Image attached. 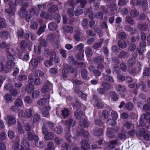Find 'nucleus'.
Here are the masks:
<instances>
[{"label":"nucleus","instance_id":"4468645a","mask_svg":"<svg viewBox=\"0 0 150 150\" xmlns=\"http://www.w3.org/2000/svg\"><path fill=\"white\" fill-rule=\"evenodd\" d=\"M34 89V85L32 84L29 83L26 86L25 91L28 93L30 94Z\"/></svg>","mask_w":150,"mask_h":150},{"label":"nucleus","instance_id":"f257e3e1","mask_svg":"<svg viewBox=\"0 0 150 150\" xmlns=\"http://www.w3.org/2000/svg\"><path fill=\"white\" fill-rule=\"evenodd\" d=\"M136 134L138 137H142L145 140L150 141V132L144 128L141 129Z\"/></svg>","mask_w":150,"mask_h":150},{"label":"nucleus","instance_id":"a19ab883","mask_svg":"<svg viewBox=\"0 0 150 150\" xmlns=\"http://www.w3.org/2000/svg\"><path fill=\"white\" fill-rule=\"evenodd\" d=\"M75 91L76 93H78L80 97H81L83 98H85L87 96L86 94L83 93L79 90H76Z\"/></svg>","mask_w":150,"mask_h":150},{"label":"nucleus","instance_id":"49530a36","mask_svg":"<svg viewBox=\"0 0 150 150\" xmlns=\"http://www.w3.org/2000/svg\"><path fill=\"white\" fill-rule=\"evenodd\" d=\"M116 89L119 91L124 92L125 90V87L121 85H118L116 87Z\"/></svg>","mask_w":150,"mask_h":150},{"label":"nucleus","instance_id":"338daca9","mask_svg":"<svg viewBox=\"0 0 150 150\" xmlns=\"http://www.w3.org/2000/svg\"><path fill=\"white\" fill-rule=\"evenodd\" d=\"M125 107L127 109L130 110L132 108L133 105L131 103L129 102L125 104Z\"/></svg>","mask_w":150,"mask_h":150},{"label":"nucleus","instance_id":"ddd939ff","mask_svg":"<svg viewBox=\"0 0 150 150\" xmlns=\"http://www.w3.org/2000/svg\"><path fill=\"white\" fill-rule=\"evenodd\" d=\"M117 143V141L116 140L112 141L110 142V145L108 146L107 143L105 142L104 143L105 146L107 147V148L108 149H112L115 148L114 145H115Z\"/></svg>","mask_w":150,"mask_h":150},{"label":"nucleus","instance_id":"680f3d73","mask_svg":"<svg viewBox=\"0 0 150 150\" xmlns=\"http://www.w3.org/2000/svg\"><path fill=\"white\" fill-rule=\"evenodd\" d=\"M40 16L42 18L47 19L49 17V15L47 12L43 11L41 13Z\"/></svg>","mask_w":150,"mask_h":150},{"label":"nucleus","instance_id":"0e129e2a","mask_svg":"<svg viewBox=\"0 0 150 150\" xmlns=\"http://www.w3.org/2000/svg\"><path fill=\"white\" fill-rule=\"evenodd\" d=\"M67 60L68 62L70 64H73L75 63V61L72 57L69 56L68 57Z\"/></svg>","mask_w":150,"mask_h":150},{"label":"nucleus","instance_id":"de8ad7c7","mask_svg":"<svg viewBox=\"0 0 150 150\" xmlns=\"http://www.w3.org/2000/svg\"><path fill=\"white\" fill-rule=\"evenodd\" d=\"M46 100L45 98H42L38 100V104L40 106H42L45 105L46 103Z\"/></svg>","mask_w":150,"mask_h":150},{"label":"nucleus","instance_id":"69168bd1","mask_svg":"<svg viewBox=\"0 0 150 150\" xmlns=\"http://www.w3.org/2000/svg\"><path fill=\"white\" fill-rule=\"evenodd\" d=\"M111 115L112 117L115 120H116L118 118V115L117 112L115 111H112L111 112Z\"/></svg>","mask_w":150,"mask_h":150},{"label":"nucleus","instance_id":"a878e982","mask_svg":"<svg viewBox=\"0 0 150 150\" xmlns=\"http://www.w3.org/2000/svg\"><path fill=\"white\" fill-rule=\"evenodd\" d=\"M58 9V7L56 5H53L50 8L48 9V11L51 13H54L56 12Z\"/></svg>","mask_w":150,"mask_h":150},{"label":"nucleus","instance_id":"20e7f679","mask_svg":"<svg viewBox=\"0 0 150 150\" xmlns=\"http://www.w3.org/2000/svg\"><path fill=\"white\" fill-rule=\"evenodd\" d=\"M9 4L11 10L10 11L8 9L6 8L5 9V11L8 13L10 16H13L15 14L16 11L15 5L11 1H10Z\"/></svg>","mask_w":150,"mask_h":150},{"label":"nucleus","instance_id":"aec40b11","mask_svg":"<svg viewBox=\"0 0 150 150\" xmlns=\"http://www.w3.org/2000/svg\"><path fill=\"white\" fill-rule=\"evenodd\" d=\"M63 28L64 30L68 33H71L74 31L73 28L70 26H66L64 27Z\"/></svg>","mask_w":150,"mask_h":150},{"label":"nucleus","instance_id":"bf43d9fd","mask_svg":"<svg viewBox=\"0 0 150 150\" xmlns=\"http://www.w3.org/2000/svg\"><path fill=\"white\" fill-rule=\"evenodd\" d=\"M137 88L139 87L141 89L143 90L146 87V85L144 82H142L141 83L137 84L136 86Z\"/></svg>","mask_w":150,"mask_h":150},{"label":"nucleus","instance_id":"dca6fc26","mask_svg":"<svg viewBox=\"0 0 150 150\" xmlns=\"http://www.w3.org/2000/svg\"><path fill=\"white\" fill-rule=\"evenodd\" d=\"M28 139L30 141H32L33 139L37 140L39 139L38 137L33 134L31 132H28Z\"/></svg>","mask_w":150,"mask_h":150},{"label":"nucleus","instance_id":"72a5a7b5","mask_svg":"<svg viewBox=\"0 0 150 150\" xmlns=\"http://www.w3.org/2000/svg\"><path fill=\"white\" fill-rule=\"evenodd\" d=\"M137 27L139 30L144 31L147 28V25L145 24H139L138 25Z\"/></svg>","mask_w":150,"mask_h":150},{"label":"nucleus","instance_id":"7c9ffc66","mask_svg":"<svg viewBox=\"0 0 150 150\" xmlns=\"http://www.w3.org/2000/svg\"><path fill=\"white\" fill-rule=\"evenodd\" d=\"M128 53L124 51H121L119 54V57L121 58H123L125 59L128 57Z\"/></svg>","mask_w":150,"mask_h":150},{"label":"nucleus","instance_id":"9d476101","mask_svg":"<svg viewBox=\"0 0 150 150\" xmlns=\"http://www.w3.org/2000/svg\"><path fill=\"white\" fill-rule=\"evenodd\" d=\"M6 121L9 125L14 124L16 122V120L11 115H8L6 119Z\"/></svg>","mask_w":150,"mask_h":150},{"label":"nucleus","instance_id":"393cba45","mask_svg":"<svg viewBox=\"0 0 150 150\" xmlns=\"http://www.w3.org/2000/svg\"><path fill=\"white\" fill-rule=\"evenodd\" d=\"M125 29L127 31L130 32L132 34L136 32L137 30L135 28H132L130 26L127 25L125 27Z\"/></svg>","mask_w":150,"mask_h":150},{"label":"nucleus","instance_id":"473e14b6","mask_svg":"<svg viewBox=\"0 0 150 150\" xmlns=\"http://www.w3.org/2000/svg\"><path fill=\"white\" fill-rule=\"evenodd\" d=\"M85 53L87 57H91L93 54V52L91 48L89 47H87L85 51Z\"/></svg>","mask_w":150,"mask_h":150},{"label":"nucleus","instance_id":"1a4fd4ad","mask_svg":"<svg viewBox=\"0 0 150 150\" xmlns=\"http://www.w3.org/2000/svg\"><path fill=\"white\" fill-rule=\"evenodd\" d=\"M143 118H144L146 120H149L150 122V114L148 112H146L145 114L142 115H141L139 125H140V126H144L145 125L144 124H142Z\"/></svg>","mask_w":150,"mask_h":150},{"label":"nucleus","instance_id":"423d86ee","mask_svg":"<svg viewBox=\"0 0 150 150\" xmlns=\"http://www.w3.org/2000/svg\"><path fill=\"white\" fill-rule=\"evenodd\" d=\"M29 6V4L27 3H24L22 8L19 10L20 16L21 17H24L27 13L26 8Z\"/></svg>","mask_w":150,"mask_h":150},{"label":"nucleus","instance_id":"774afa93","mask_svg":"<svg viewBox=\"0 0 150 150\" xmlns=\"http://www.w3.org/2000/svg\"><path fill=\"white\" fill-rule=\"evenodd\" d=\"M144 75L148 76L150 75V70L149 68H145L143 72Z\"/></svg>","mask_w":150,"mask_h":150},{"label":"nucleus","instance_id":"0eeeda50","mask_svg":"<svg viewBox=\"0 0 150 150\" xmlns=\"http://www.w3.org/2000/svg\"><path fill=\"white\" fill-rule=\"evenodd\" d=\"M81 144L82 148L83 150H88L91 149L90 146V143L88 139L82 140Z\"/></svg>","mask_w":150,"mask_h":150},{"label":"nucleus","instance_id":"6ab92c4d","mask_svg":"<svg viewBox=\"0 0 150 150\" xmlns=\"http://www.w3.org/2000/svg\"><path fill=\"white\" fill-rule=\"evenodd\" d=\"M113 130L111 128H108L106 132V134L108 137L110 138H113L115 136V134L114 132H112Z\"/></svg>","mask_w":150,"mask_h":150},{"label":"nucleus","instance_id":"5701e85b","mask_svg":"<svg viewBox=\"0 0 150 150\" xmlns=\"http://www.w3.org/2000/svg\"><path fill=\"white\" fill-rule=\"evenodd\" d=\"M123 125L124 127L128 129L133 128L134 127V125L127 121H124L123 123Z\"/></svg>","mask_w":150,"mask_h":150},{"label":"nucleus","instance_id":"13d9d810","mask_svg":"<svg viewBox=\"0 0 150 150\" xmlns=\"http://www.w3.org/2000/svg\"><path fill=\"white\" fill-rule=\"evenodd\" d=\"M103 133V131L101 129H99L95 130L94 132V134L96 136L102 135Z\"/></svg>","mask_w":150,"mask_h":150},{"label":"nucleus","instance_id":"f8f14e48","mask_svg":"<svg viewBox=\"0 0 150 150\" xmlns=\"http://www.w3.org/2000/svg\"><path fill=\"white\" fill-rule=\"evenodd\" d=\"M50 109V106L44 107L42 109V113L44 117H47L49 115V111Z\"/></svg>","mask_w":150,"mask_h":150},{"label":"nucleus","instance_id":"f704fd0d","mask_svg":"<svg viewBox=\"0 0 150 150\" xmlns=\"http://www.w3.org/2000/svg\"><path fill=\"white\" fill-rule=\"evenodd\" d=\"M102 86L105 90H108L111 88L110 85L106 82H103L102 83Z\"/></svg>","mask_w":150,"mask_h":150},{"label":"nucleus","instance_id":"37998d69","mask_svg":"<svg viewBox=\"0 0 150 150\" xmlns=\"http://www.w3.org/2000/svg\"><path fill=\"white\" fill-rule=\"evenodd\" d=\"M27 79V76L24 74H20L17 78V79L20 81L25 80Z\"/></svg>","mask_w":150,"mask_h":150},{"label":"nucleus","instance_id":"c85d7f7f","mask_svg":"<svg viewBox=\"0 0 150 150\" xmlns=\"http://www.w3.org/2000/svg\"><path fill=\"white\" fill-rule=\"evenodd\" d=\"M65 123L68 126H73L74 125L75 122L73 119H69L65 121Z\"/></svg>","mask_w":150,"mask_h":150},{"label":"nucleus","instance_id":"4d7b16f0","mask_svg":"<svg viewBox=\"0 0 150 150\" xmlns=\"http://www.w3.org/2000/svg\"><path fill=\"white\" fill-rule=\"evenodd\" d=\"M49 90V87L48 86L45 85L42 87L41 91L42 93H45L48 92Z\"/></svg>","mask_w":150,"mask_h":150},{"label":"nucleus","instance_id":"a18cd8bd","mask_svg":"<svg viewBox=\"0 0 150 150\" xmlns=\"http://www.w3.org/2000/svg\"><path fill=\"white\" fill-rule=\"evenodd\" d=\"M6 24L5 20L4 19H1L0 21V29L5 28Z\"/></svg>","mask_w":150,"mask_h":150},{"label":"nucleus","instance_id":"6e6552de","mask_svg":"<svg viewBox=\"0 0 150 150\" xmlns=\"http://www.w3.org/2000/svg\"><path fill=\"white\" fill-rule=\"evenodd\" d=\"M8 54V58L11 59V60H13L14 59L13 56L16 55V53L15 51L12 49H8L7 50Z\"/></svg>","mask_w":150,"mask_h":150},{"label":"nucleus","instance_id":"c9c22d12","mask_svg":"<svg viewBox=\"0 0 150 150\" xmlns=\"http://www.w3.org/2000/svg\"><path fill=\"white\" fill-rule=\"evenodd\" d=\"M15 104L16 106L21 107L23 105V103L21 99L18 98L16 100L15 102Z\"/></svg>","mask_w":150,"mask_h":150},{"label":"nucleus","instance_id":"f03ea898","mask_svg":"<svg viewBox=\"0 0 150 150\" xmlns=\"http://www.w3.org/2000/svg\"><path fill=\"white\" fill-rule=\"evenodd\" d=\"M56 52L53 51L51 53L50 58L49 60H47L45 61L44 65L46 67H50L52 65L53 62V58H54L56 55Z\"/></svg>","mask_w":150,"mask_h":150},{"label":"nucleus","instance_id":"39448f33","mask_svg":"<svg viewBox=\"0 0 150 150\" xmlns=\"http://www.w3.org/2000/svg\"><path fill=\"white\" fill-rule=\"evenodd\" d=\"M39 40L40 42V45L38 46L37 48L35 47V52L37 53H40L41 49V46L45 47L47 45L46 42L44 39L40 38Z\"/></svg>","mask_w":150,"mask_h":150},{"label":"nucleus","instance_id":"c756f323","mask_svg":"<svg viewBox=\"0 0 150 150\" xmlns=\"http://www.w3.org/2000/svg\"><path fill=\"white\" fill-rule=\"evenodd\" d=\"M81 76L84 79H86L88 76L87 71L85 69H82L81 71Z\"/></svg>","mask_w":150,"mask_h":150},{"label":"nucleus","instance_id":"8fccbe9b","mask_svg":"<svg viewBox=\"0 0 150 150\" xmlns=\"http://www.w3.org/2000/svg\"><path fill=\"white\" fill-rule=\"evenodd\" d=\"M68 71L65 68L63 69L62 70V75L63 77L66 78L68 76Z\"/></svg>","mask_w":150,"mask_h":150},{"label":"nucleus","instance_id":"c03bdc74","mask_svg":"<svg viewBox=\"0 0 150 150\" xmlns=\"http://www.w3.org/2000/svg\"><path fill=\"white\" fill-rule=\"evenodd\" d=\"M136 62V60L134 58H132L129 60L127 64L129 66L132 67L134 64Z\"/></svg>","mask_w":150,"mask_h":150},{"label":"nucleus","instance_id":"6e6d98bb","mask_svg":"<svg viewBox=\"0 0 150 150\" xmlns=\"http://www.w3.org/2000/svg\"><path fill=\"white\" fill-rule=\"evenodd\" d=\"M126 21L129 24H130L133 25L134 23V21L133 19L130 16H127L126 17Z\"/></svg>","mask_w":150,"mask_h":150},{"label":"nucleus","instance_id":"2f4dec72","mask_svg":"<svg viewBox=\"0 0 150 150\" xmlns=\"http://www.w3.org/2000/svg\"><path fill=\"white\" fill-rule=\"evenodd\" d=\"M119 46L121 48H125L127 46L124 40H120L118 42Z\"/></svg>","mask_w":150,"mask_h":150},{"label":"nucleus","instance_id":"864d4df0","mask_svg":"<svg viewBox=\"0 0 150 150\" xmlns=\"http://www.w3.org/2000/svg\"><path fill=\"white\" fill-rule=\"evenodd\" d=\"M24 101L25 103L30 104L32 103L33 100L30 96H27L24 98Z\"/></svg>","mask_w":150,"mask_h":150},{"label":"nucleus","instance_id":"ea45409f","mask_svg":"<svg viewBox=\"0 0 150 150\" xmlns=\"http://www.w3.org/2000/svg\"><path fill=\"white\" fill-rule=\"evenodd\" d=\"M56 35L54 33L49 34L47 37V39L50 41H53L56 38Z\"/></svg>","mask_w":150,"mask_h":150},{"label":"nucleus","instance_id":"412c9836","mask_svg":"<svg viewBox=\"0 0 150 150\" xmlns=\"http://www.w3.org/2000/svg\"><path fill=\"white\" fill-rule=\"evenodd\" d=\"M65 137L67 141L69 142H72L75 139V138L71 136L69 132L66 134Z\"/></svg>","mask_w":150,"mask_h":150},{"label":"nucleus","instance_id":"e2e57ef3","mask_svg":"<svg viewBox=\"0 0 150 150\" xmlns=\"http://www.w3.org/2000/svg\"><path fill=\"white\" fill-rule=\"evenodd\" d=\"M147 2L146 0H143L142 1V9L144 10H146L148 9Z\"/></svg>","mask_w":150,"mask_h":150},{"label":"nucleus","instance_id":"3c124183","mask_svg":"<svg viewBox=\"0 0 150 150\" xmlns=\"http://www.w3.org/2000/svg\"><path fill=\"white\" fill-rule=\"evenodd\" d=\"M83 13L82 10L80 8L79 6H78L77 9L75 11V14L76 16H79L81 15Z\"/></svg>","mask_w":150,"mask_h":150},{"label":"nucleus","instance_id":"bb28decb","mask_svg":"<svg viewBox=\"0 0 150 150\" xmlns=\"http://www.w3.org/2000/svg\"><path fill=\"white\" fill-rule=\"evenodd\" d=\"M54 137L53 134L52 132H49L45 136V138L46 140H51Z\"/></svg>","mask_w":150,"mask_h":150},{"label":"nucleus","instance_id":"b1692460","mask_svg":"<svg viewBox=\"0 0 150 150\" xmlns=\"http://www.w3.org/2000/svg\"><path fill=\"white\" fill-rule=\"evenodd\" d=\"M48 28L50 30H54L57 28V25L54 22L50 23L49 24Z\"/></svg>","mask_w":150,"mask_h":150},{"label":"nucleus","instance_id":"9b49d317","mask_svg":"<svg viewBox=\"0 0 150 150\" xmlns=\"http://www.w3.org/2000/svg\"><path fill=\"white\" fill-rule=\"evenodd\" d=\"M9 61H8L6 64V67L7 68V70H5L6 72H8L9 70L13 68L14 63L13 60H11V59H9Z\"/></svg>","mask_w":150,"mask_h":150},{"label":"nucleus","instance_id":"cd10ccee","mask_svg":"<svg viewBox=\"0 0 150 150\" xmlns=\"http://www.w3.org/2000/svg\"><path fill=\"white\" fill-rule=\"evenodd\" d=\"M103 78L105 80L108 81L110 83H113L114 81L113 78L108 75H104L103 76Z\"/></svg>","mask_w":150,"mask_h":150},{"label":"nucleus","instance_id":"603ef678","mask_svg":"<svg viewBox=\"0 0 150 150\" xmlns=\"http://www.w3.org/2000/svg\"><path fill=\"white\" fill-rule=\"evenodd\" d=\"M30 27L33 29H36L38 27V25L36 21H33L30 23Z\"/></svg>","mask_w":150,"mask_h":150},{"label":"nucleus","instance_id":"79ce46f5","mask_svg":"<svg viewBox=\"0 0 150 150\" xmlns=\"http://www.w3.org/2000/svg\"><path fill=\"white\" fill-rule=\"evenodd\" d=\"M69 114V110L67 108H64L62 110V115L64 118L67 117Z\"/></svg>","mask_w":150,"mask_h":150},{"label":"nucleus","instance_id":"09e8293b","mask_svg":"<svg viewBox=\"0 0 150 150\" xmlns=\"http://www.w3.org/2000/svg\"><path fill=\"white\" fill-rule=\"evenodd\" d=\"M26 116L28 117H30L32 115L33 112V108H30L27 110L26 111Z\"/></svg>","mask_w":150,"mask_h":150},{"label":"nucleus","instance_id":"5fc2aeb1","mask_svg":"<svg viewBox=\"0 0 150 150\" xmlns=\"http://www.w3.org/2000/svg\"><path fill=\"white\" fill-rule=\"evenodd\" d=\"M46 25H44L41 26L40 28L39 31L37 32V34L38 35H40L41 33L44 31V30L46 28Z\"/></svg>","mask_w":150,"mask_h":150},{"label":"nucleus","instance_id":"7ed1b4c3","mask_svg":"<svg viewBox=\"0 0 150 150\" xmlns=\"http://www.w3.org/2000/svg\"><path fill=\"white\" fill-rule=\"evenodd\" d=\"M86 3V0H77L75 2L74 0H69V3L71 5L75 6L76 5V4H79L82 8H83L84 7Z\"/></svg>","mask_w":150,"mask_h":150},{"label":"nucleus","instance_id":"052dcab7","mask_svg":"<svg viewBox=\"0 0 150 150\" xmlns=\"http://www.w3.org/2000/svg\"><path fill=\"white\" fill-rule=\"evenodd\" d=\"M11 96L10 94H8L5 95L4 96V98L6 100L7 103H10L11 101Z\"/></svg>","mask_w":150,"mask_h":150},{"label":"nucleus","instance_id":"f3484780","mask_svg":"<svg viewBox=\"0 0 150 150\" xmlns=\"http://www.w3.org/2000/svg\"><path fill=\"white\" fill-rule=\"evenodd\" d=\"M83 113L80 110H76L74 113L75 117L77 119H80L83 116Z\"/></svg>","mask_w":150,"mask_h":150},{"label":"nucleus","instance_id":"e433bc0d","mask_svg":"<svg viewBox=\"0 0 150 150\" xmlns=\"http://www.w3.org/2000/svg\"><path fill=\"white\" fill-rule=\"evenodd\" d=\"M22 126L21 123H19L18 124V127L16 130V132L19 134H23L24 133V130L22 129Z\"/></svg>","mask_w":150,"mask_h":150},{"label":"nucleus","instance_id":"2eb2a0df","mask_svg":"<svg viewBox=\"0 0 150 150\" xmlns=\"http://www.w3.org/2000/svg\"><path fill=\"white\" fill-rule=\"evenodd\" d=\"M80 125L82 128H85L88 126V123L85 119H82L80 120L79 123Z\"/></svg>","mask_w":150,"mask_h":150},{"label":"nucleus","instance_id":"a211bd4d","mask_svg":"<svg viewBox=\"0 0 150 150\" xmlns=\"http://www.w3.org/2000/svg\"><path fill=\"white\" fill-rule=\"evenodd\" d=\"M131 16L133 18L138 16L139 14V11L136 9H134L131 10L130 11Z\"/></svg>","mask_w":150,"mask_h":150},{"label":"nucleus","instance_id":"4be33fe9","mask_svg":"<svg viewBox=\"0 0 150 150\" xmlns=\"http://www.w3.org/2000/svg\"><path fill=\"white\" fill-rule=\"evenodd\" d=\"M40 91L38 90L34 91L32 94V97L33 98H36L39 97L40 95Z\"/></svg>","mask_w":150,"mask_h":150},{"label":"nucleus","instance_id":"58836bf2","mask_svg":"<svg viewBox=\"0 0 150 150\" xmlns=\"http://www.w3.org/2000/svg\"><path fill=\"white\" fill-rule=\"evenodd\" d=\"M40 119V115L38 113H35L33 116V120L34 122H37L39 121Z\"/></svg>","mask_w":150,"mask_h":150},{"label":"nucleus","instance_id":"4c0bfd02","mask_svg":"<svg viewBox=\"0 0 150 150\" xmlns=\"http://www.w3.org/2000/svg\"><path fill=\"white\" fill-rule=\"evenodd\" d=\"M16 143L13 145V150H18V142H19V139L18 138H16Z\"/></svg>","mask_w":150,"mask_h":150}]
</instances>
